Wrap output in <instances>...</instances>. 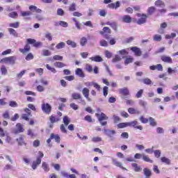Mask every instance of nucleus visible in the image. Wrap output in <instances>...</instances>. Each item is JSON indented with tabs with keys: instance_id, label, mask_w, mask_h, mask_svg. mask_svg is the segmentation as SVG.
<instances>
[{
	"instance_id": "f257e3e1",
	"label": "nucleus",
	"mask_w": 178,
	"mask_h": 178,
	"mask_svg": "<svg viewBox=\"0 0 178 178\" xmlns=\"http://www.w3.org/2000/svg\"><path fill=\"white\" fill-rule=\"evenodd\" d=\"M31 45H33L35 48H40V47H42V42H37L35 39L28 38L26 39V44H25L23 49H19V52L23 55H26V54H29V51H31Z\"/></svg>"
},
{
	"instance_id": "f03ea898",
	"label": "nucleus",
	"mask_w": 178,
	"mask_h": 178,
	"mask_svg": "<svg viewBox=\"0 0 178 178\" xmlns=\"http://www.w3.org/2000/svg\"><path fill=\"white\" fill-rule=\"evenodd\" d=\"M29 10L30 11H21V16L24 17V20H31L32 12H35L36 13H41V12H42V10L33 5L29 6Z\"/></svg>"
},
{
	"instance_id": "7ed1b4c3",
	"label": "nucleus",
	"mask_w": 178,
	"mask_h": 178,
	"mask_svg": "<svg viewBox=\"0 0 178 178\" xmlns=\"http://www.w3.org/2000/svg\"><path fill=\"white\" fill-rule=\"evenodd\" d=\"M138 121L134 120L132 122H121L117 124L118 129H124L126 127H134V129H136L137 130H143V127L142 125H138Z\"/></svg>"
},
{
	"instance_id": "20e7f679",
	"label": "nucleus",
	"mask_w": 178,
	"mask_h": 178,
	"mask_svg": "<svg viewBox=\"0 0 178 178\" xmlns=\"http://www.w3.org/2000/svg\"><path fill=\"white\" fill-rule=\"evenodd\" d=\"M38 156L36 159V161H33L31 168L33 169V170H35L37 169L38 165H41V159L44 158V153L41 151L38 152Z\"/></svg>"
},
{
	"instance_id": "39448f33",
	"label": "nucleus",
	"mask_w": 178,
	"mask_h": 178,
	"mask_svg": "<svg viewBox=\"0 0 178 178\" xmlns=\"http://www.w3.org/2000/svg\"><path fill=\"white\" fill-rule=\"evenodd\" d=\"M95 116L98 118V120L99 123L102 124V126H106L108 124V122L104 121V120H108L109 118L106 115L105 113H101V114L96 113Z\"/></svg>"
},
{
	"instance_id": "423d86ee",
	"label": "nucleus",
	"mask_w": 178,
	"mask_h": 178,
	"mask_svg": "<svg viewBox=\"0 0 178 178\" xmlns=\"http://www.w3.org/2000/svg\"><path fill=\"white\" fill-rule=\"evenodd\" d=\"M112 33V31L111 30V29L108 26H104L102 29V31H99V34H101V35H104V38L106 40H110L111 39V35Z\"/></svg>"
},
{
	"instance_id": "0eeeda50",
	"label": "nucleus",
	"mask_w": 178,
	"mask_h": 178,
	"mask_svg": "<svg viewBox=\"0 0 178 178\" xmlns=\"http://www.w3.org/2000/svg\"><path fill=\"white\" fill-rule=\"evenodd\" d=\"M141 158L145 162H149V163H152V162H154V161L149 159V156L145 155V154L136 153L134 155L135 159H141Z\"/></svg>"
},
{
	"instance_id": "6e6552de",
	"label": "nucleus",
	"mask_w": 178,
	"mask_h": 178,
	"mask_svg": "<svg viewBox=\"0 0 178 178\" xmlns=\"http://www.w3.org/2000/svg\"><path fill=\"white\" fill-rule=\"evenodd\" d=\"M118 92L121 95L122 99H124L125 98H129V97H130L131 95L129 88H120L118 90Z\"/></svg>"
},
{
	"instance_id": "1a4fd4ad",
	"label": "nucleus",
	"mask_w": 178,
	"mask_h": 178,
	"mask_svg": "<svg viewBox=\"0 0 178 178\" xmlns=\"http://www.w3.org/2000/svg\"><path fill=\"white\" fill-rule=\"evenodd\" d=\"M55 140L57 144H60V136L58 134H51L50 138L47 139V143L49 144V147H52V144H51V140Z\"/></svg>"
},
{
	"instance_id": "9d476101",
	"label": "nucleus",
	"mask_w": 178,
	"mask_h": 178,
	"mask_svg": "<svg viewBox=\"0 0 178 178\" xmlns=\"http://www.w3.org/2000/svg\"><path fill=\"white\" fill-rule=\"evenodd\" d=\"M0 62H2V63H9V65H15L16 63V57L13 56L5 57L0 60Z\"/></svg>"
},
{
	"instance_id": "9b49d317",
	"label": "nucleus",
	"mask_w": 178,
	"mask_h": 178,
	"mask_svg": "<svg viewBox=\"0 0 178 178\" xmlns=\"http://www.w3.org/2000/svg\"><path fill=\"white\" fill-rule=\"evenodd\" d=\"M136 16L138 17H140L137 21V24L141 25L147 23V19H148V16L145 14L137 13Z\"/></svg>"
},
{
	"instance_id": "f8f14e48",
	"label": "nucleus",
	"mask_w": 178,
	"mask_h": 178,
	"mask_svg": "<svg viewBox=\"0 0 178 178\" xmlns=\"http://www.w3.org/2000/svg\"><path fill=\"white\" fill-rule=\"evenodd\" d=\"M24 131V127H23V124L22 123H17L15 125V129L13 130V134H19L20 133H23Z\"/></svg>"
},
{
	"instance_id": "ddd939ff",
	"label": "nucleus",
	"mask_w": 178,
	"mask_h": 178,
	"mask_svg": "<svg viewBox=\"0 0 178 178\" xmlns=\"http://www.w3.org/2000/svg\"><path fill=\"white\" fill-rule=\"evenodd\" d=\"M42 111L46 113V115H49L52 111V106L48 103H43L42 104Z\"/></svg>"
},
{
	"instance_id": "4468645a",
	"label": "nucleus",
	"mask_w": 178,
	"mask_h": 178,
	"mask_svg": "<svg viewBox=\"0 0 178 178\" xmlns=\"http://www.w3.org/2000/svg\"><path fill=\"white\" fill-rule=\"evenodd\" d=\"M24 111L26 112V113H24L22 115V119L29 122V120H30V116H31V110L26 108L24 109Z\"/></svg>"
},
{
	"instance_id": "2eb2a0df",
	"label": "nucleus",
	"mask_w": 178,
	"mask_h": 178,
	"mask_svg": "<svg viewBox=\"0 0 178 178\" xmlns=\"http://www.w3.org/2000/svg\"><path fill=\"white\" fill-rule=\"evenodd\" d=\"M161 60H162V62H164V63H170V64L173 63V59H172V57L168 56H165V55L161 56Z\"/></svg>"
},
{
	"instance_id": "dca6fc26",
	"label": "nucleus",
	"mask_w": 178,
	"mask_h": 178,
	"mask_svg": "<svg viewBox=\"0 0 178 178\" xmlns=\"http://www.w3.org/2000/svg\"><path fill=\"white\" fill-rule=\"evenodd\" d=\"M82 94L87 100L91 101V99H90V89L88 88H83L82 90Z\"/></svg>"
},
{
	"instance_id": "f3484780",
	"label": "nucleus",
	"mask_w": 178,
	"mask_h": 178,
	"mask_svg": "<svg viewBox=\"0 0 178 178\" xmlns=\"http://www.w3.org/2000/svg\"><path fill=\"white\" fill-rule=\"evenodd\" d=\"M121 20L123 23L130 24V23H131L133 19L131 18V17L130 15H125L122 17Z\"/></svg>"
},
{
	"instance_id": "a211bd4d",
	"label": "nucleus",
	"mask_w": 178,
	"mask_h": 178,
	"mask_svg": "<svg viewBox=\"0 0 178 178\" xmlns=\"http://www.w3.org/2000/svg\"><path fill=\"white\" fill-rule=\"evenodd\" d=\"M112 161H113V165H115V166H117V168H120L122 170H127V168L123 167V164H122V163H120L118 160L113 159Z\"/></svg>"
},
{
	"instance_id": "6ab92c4d",
	"label": "nucleus",
	"mask_w": 178,
	"mask_h": 178,
	"mask_svg": "<svg viewBox=\"0 0 178 178\" xmlns=\"http://www.w3.org/2000/svg\"><path fill=\"white\" fill-rule=\"evenodd\" d=\"M131 51L132 52H134L136 56H141L143 52L141 51V49L137 47H133L131 48Z\"/></svg>"
},
{
	"instance_id": "aec40b11",
	"label": "nucleus",
	"mask_w": 178,
	"mask_h": 178,
	"mask_svg": "<svg viewBox=\"0 0 178 178\" xmlns=\"http://www.w3.org/2000/svg\"><path fill=\"white\" fill-rule=\"evenodd\" d=\"M150 70H158L159 72H162L163 70V67L161 64H157L156 65L149 66Z\"/></svg>"
},
{
	"instance_id": "412c9836",
	"label": "nucleus",
	"mask_w": 178,
	"mask_h": 178,
	"mask_svg": "<svg viewBox=\"0 0 178 178\" xmlns=\"http://www.w3.org/2000/svg\"><path fill=\"white\" fill-rule=\"evenodd\" d=\"M106 26H110V27H111V29H113V30H115V31H118V24H116V22H107L105 24Z\"/></svg>"
},
{
	"instance_id": "4be33fe9",
	"label": "nucleus",
	"mask_w": 178,
	"mask_h": 178,
	"mask_svg": "<svg viewBox=\"0 0 178 178\" xmlns=\"http://www.w3.org/2000/svg\"><path fill=\"white\" fill-rule=\"evenodd\" d=\"M108 8L110 9H118V8H120V1H116L115 4V3H111L108 5Z\"/></svg>"
},
{
	"instance_id": "5701e85b",
	"label": "nucleus",
	"mask_w": 178,
	"mask_h": 178,
	"mask_svg": "<svg viewBox=\"0 0 178 178\" xmlns=\"http://www.w3.org/2000/svg\"><path fill=\"white\" fill-rule=\"evenodd\" d=\"M49 120H50L51 123H52V124L58 123V122H60V118L56 117V115H51L49 117Z\"/></svg>"
},
{
	"instance_id": "b1692460",
	"label": "nucleus",
	"mask_w": 178,
	"mask_h": 178,
	"mask_svg": "<svg viewBox=\"0 0 178 178\" xmlns=\"http://www.w3.org/2000/svg\"><path fill=\"white\" fill-rule=\"evenodd\" d=\"M75 74H76V76H79V77H81L82 79L86 77L84 72H83V70H81V68H77L76 70Z\"/></svg>"
},
{
	"instance_id": "393cba45",
	"label": "nucleus",
	"mask_w": 178,
	"mask_h": 178,
	"mask_svg": "<svg viewBox=\"0 0 178 178\" xmlns=\"http://www.w3.org/2000/svg\"><path fill=\"white\" fill-rule=\"evenodd\" d=\"M104 133H106L108 137H110V138H112L115 134H116V131L115 130H108V129H104Z\"/></svg>"
},
{
	"instance_id": "a878e982",
	"label": "nucleus",
	"mask_w": 178,
	"mask_h": 178,
	"mask_svg": "<svg viewBox=\"0 0 178 178\" xmlns=\"http://www.w3.org/2000/svg\"><path fill=\"white\" fill-rule=\"evenodd\" d=\"M143 172L146 178H151V176H152V171L148 168H144Z\"/></svg>"
},
{
	"instance_id": "bb28decb",
	"label": "nucleus",
	"mask_w": 178,
	"mask_h": 178,
	"mask_svg": "<svg viewBox=\"0 0 178 178\" xmlns=\"http://www.w3.org/2000/svg\"><path fill=\"white\" fill-rule=\"evenodd\" d=\"M128 112L130 113V115H140V111L131 107L128 108Z\"/></svg>"
},
{
	"instance_id": "cd10ccee",
	"label": "nucleus",
	"mask_w": 178,
	"mask_h": 178,
	"mask_svg": "<svg viewBox=\"0 0 178 178\" xmlns=\"http://www.w3.org/2000/svg\"><path fill=\"white\" fill-rule=\"evenodd\" d=\"M90 60H92V62H102V60H104V59H102V57H101L100 56H95L90 57Z\"/></svg>"
},
{
	"instance_id": "c85d7f7f",
	"label": "nucleus",
	"mask_w": 178,
	"mask_h": 178,
	"mask_svg": "<svg viewBox=\"0 0 178 178\" xmlns=\"http://www.w3.org/2000/svg\"><path fill=\"white\" fill-rule=\"evenodd\" d=\"M42 168L43 170L46 172H48L50 170L49 165H48V163L45 161L42 162Z\"/></svg>"
},
{
	"instance_id": "c756f323",
	"label": "nucleus",
	"mask_w": 178,
	"mask_h": 178,
	"mask_svg": "<svg viewBox=\"0 0 178 178\" xmlns=\"http://www.w3.org/2000/svg\"><path fill=\"white\" fill-rule=\"evenodd\" d=\"M154 5L158 8H165V3L162 0L156 1Z\"/></svg>"
},
{
	"instance_id": "7c9ffc66",
	"label": "nucleus",
	"mask_w": 178,
	"mask_h": 178,
	"mask_svg": "<svg viewBox=\"0 0 178 178\" xmlns=\"http://www.w3.org/2000/svg\"><path fill=\"white\" fill-rule=\"evenodd\" d=\"M63 122L65 124V126H69V124H70V118H69V116L67 115H65L63 118Z\"/></svg>"
},
{
	"instance_id": "2f4dec72",
	"label": "nucleus",
	"mask_w": 178,
	"mask_h": 178,
	"mask_svg": "<svg viewBox=\"0 0 178 178\" xmlns=\"http://www.w3.org/2000/svg\"><path fill=\"white\" fill-rule=\"evenodd\" d=\"M8 17H11V19H17V17H19V14H17V12L16 11H13L8 14Z\"/></svg>"
},
{
	"instance_id": "473e14b6",
	"label": "nucleus",
	"mask_w": 178,
	"mask_h": 178,
	"mask_svg": "<svg viewBox=\"0 0 178 178\" xmlns=\"http://www.w3.org/2000/svg\"><path fill=\"white\" fill-rule=\"evenodd\" d=\"M131 166H132V168H134V170L135 172H140L141 170V167L136 163H133L131 164Z\"/></svg>"
},
{
	"instance_id": "72a5a7b5",
	"label": "nucleus",
	"mask_w": 178,
	"mask_h": 178,
	"mask_svg": "<svg viewBox=\"0 0 178 178\" xmlns=\"http://www.w3.org/2000/svg\"><path fill=\"white\" fill-rule=\"evenodd\" d=\"M55 67H58V69H61L62 67H65L66 66V64L62 62H56L54 63Z\"/></svg>"
},
{
	"instance_id": "f704fd0d",
	"label": "nucleus",
	"mask_w": 178,
	"mask_h": 178,
	"mask_svg": "<svg viewBox=\"0 0 178 178\" xmlns=\"http://www.w3.org/2000/svg\"><path fill=\"white\" fill-rule=\"evenodd\" d=\"M72 98L74 99H81V95L79 92H74L72 94Z\"/></svg>"
},
{
	"instance_id": "c9c22d12",
	"label": "nucleus",
	"mask_w": 178,
	"mask_h": 178,
	"mask_svg": "<svg viewBox=\"0 0 178 178\" xmlns=\"http://www.w3.org/2000/svg\"><path fill=\"white\" fill-rule=\"evenodd\" d=\"M153 40L160 42V41H162V36L159 34H156L153 36Z\"/></svg>"
},
{
	"instance_id": "e433bc0d",
	"label": "nucleus",
	"mask_w": 178,
	"mask_h": 178,
	"mask_svg": "<svg viewBox=\"0 0 178 178\" xmlns=\"http://www.w3.org/2000/svg\"><path fill=\"white\" fill-rule=\"evenodd\" d=\"M17 141L19 145H26V143H24V139L23 138V136H20L19 138H17Z\"/></svg>"
},
{
	"instance_id": "4c0bfd02",
	"label": "nucleus",
	"mask_w": 178,
	"mask_h": 178,
	"mask_svg": "<svg viewBox=\"0 0 178 178\" xmlns=\"http://www.w3.org/2000/svg\"><path fill=\"white\" fill-rule=\"evenodd\" d=\"M66 46V44L64 42H60L58 43L56 46V49H62L63 48H65Z\"/></svg>"
},
{
	"instance_id": "58836bf2",
	"label": "nucleus",
	"mask_w": 178,
	"mask_h": 178,
	"mask_svg": "<svg viewBox=\"0 0 178 178\" xmlns=\"http://www.w3.org/2000/svg\"><path fill=\"white\" fill-rule=\"evenodd\" d=\"M8 32L10 33V34H11V35H14V37H18L19 36L16 30H15L12 28L8 29Z\"/></svg>"
},
{
	"instance_id": "ea45409f",
	"label": "nucleus",
	"mask_w": 178,
	"mask_h": 178,
	"mask_svg": "<svg viewBox=\"0 0 178 178\" xmlns=\"http://www.w3.org/2000/svg\"><path fill=\"white\" fill-rule=\"evenodd\" d=\"M19 26H20V22H19L9 24V27H13V29H19Z\"/></svg>"
},
{
	"instance_id": "a19ab883",
	"label": "nucleus",
	"mask_w": 178,
	"mask_h": 178,
	"mask_svg": "<svg viewBox=\"0 0 178 178\" xmlns=\"http://www.w3.org/2000/svg\"><path fill=\"white\" fill-rule=\"evenodd\" d=\"M72 20L74 22L76 29H78V30H81V24H80L76 18H72Z\"/></svg>"
},
{
	"instance_id": "79ce46f5",
	"label": "nucleus",
	"mask_w": 178,
	"mask_h": 178,
	"mask_svg": "<svg viewBox=\"0 0 178 178\" xmlns=\"http://www.w3.org/2000/svg\"><path fill=\"white\" fill-rule=\"evenodd\" d=\"M149 121L150 126H152V127H155V126H156V122L152 117L149 118Z\"/></svg>"
},
{
	"instance_id": "37998d69",
	"label": "nucleus",
	"mask_w": 178,
	"mask_h": 178,
	"mask_svg": "<svg viewBox=\"0 0 178 178\" xmlns=\"http://www.w3.org/2000/svg\"><path fill=\"white\" fill-rule=\"evenodd\" d=\"M156 10V8L155 7L151 6L147 8V13L148 15H152Z\"/></svg>"
},
{
	"instance_id": "c03bdc74",
	"label": "nucleus",
	"mask_w": 178,
	"mask_h": 178,
	"mask_svg": "<svg viewBox=\"0 0 178 178\" xmlns=\"http://www.w3.org/2000/svg\"><path fill=\"white\" fill-rule=\"evenodd\" d=\"M67 44L68 45H70V47H72V48H76L77 47V44H76L74 42H73L72 40H67Z\"/></svg>"
},
{
	"instance_id": "a18cd8bd",
	"label": "nucleus",
	"mask_w": 178,
	"mask_h": 178,
	"mask_svg": "<svg viewBox=\"0 0 178 178\" xmlns=\"http://www.w3.org/2000/svg\"><path fill=\"white\" fill-rule=\"evenodd\" d=\"M91 141L92 143H100V141H102V138L99 136H95L92 138Z\"/></svg>"
},
{
	"instance_id": "49530a36",
	"label": "nucleus",
	"mask_w": 178,
	"mask_h": 178,
	"mask_svg": "<svg viewBox=\"0 0 178 178\" xmlns=\"http://www.w3.org/2000/svg\"><path fill=\"white\" fill-rule=\"evenodd\" d=\"M2 117L3 118V119H11L10 118V114L9 113V111H5L3 114H2Z\"/></svg>"
},
{
	"instance_id": "de8ad7c7",
	"label": "nucleus",
	"mask_w": 178,
	"mask_h": 178,
	"mask_svg": "<svg viewBox=\"0 0 178 178\" xmlns=\"http://www.w3.org/2000/svg\"><path fill=\"white\" fill-rule=\"evenodd\" d=\"M161 162H163V163H166V165H170V160L166 157H161Z\"/></svg>"
},
{
	"instance_id": "09e8293b",
	"label": "nucleus",
	"mask_w": 178,
	"mask_h": 178,
	"mask_svg": "<svg viewBox=\"0 0 178 178\" xmlns=\"http://www.w3.org/2000/svg\"><path fill=\"white\" fill-rule=\"evenodd\" d=\"M9 106H10L11 108H17L19 105L17 104V102H16L15 101H10Z\"/></svg>"
},
{
	"instance_id": "8fccbe9b",
	"label": "nucleus",
	"mask_w": 178,
	"mask_h": 178,
	"mask_svg": "<svg viewBox=\"0 0 178 178\" xmlns=\"http://www.w3.org/2000/svg\"><path fill=\"white\" fill-rule=\"evenodd\" d=\"M141 123L146 124L149 122V119L144 117V115H141L139 118Z\"/></svg>"
},
{
	"instance_id": "3c124183",
	"label": "nucleus",
	"mask_w": 178,
	"mask_h": 178,
	"mask_svg": "<svg viewBox=\"0 0 178 178\" xmlns=\"http://www.w3.org/2000/svg\"><path fill=\"white\" fill-rule=\"evenodd\" d=\"M46 67L47 70H49L50 72H51V73H56V70L55 69V67H51L49 64H47Z\"/></svg>"
},
{
	"instance_id": "603ef678",
	"label": "nucleus",
	"mask_w": 178,
	"mask_h": 178,
	"mask_svg": "<svg viewBox=\"0 0 178 178\" xmlns=\"http://www.w3.org/2000/svg\"><path fill=\"white\" fill-rule=\"evenodd\" d=\"M25 59L26 60H31L34 59V55H33V53H29L25 57Z\"/></svg>"
},
{
	"instance_id": "864d4df0",
	"label": "nucleus",
	"mask_w": 178,
	"mask_h": 178,
	"mask_svg": "<svg viewBox=\"0 0 178 178\" xmlns=\"http://www.w3.org/2000/svg\"><path fill=\"white\" fill-rule=\"evenodd\" d=\"M87 38L86 37H83L82 38H81V42L80 44L81 45V47H84L86 46V44H87Z\"/></svg>"
},
{
	"instance_id": "5fc2aeb1",
	"label": "nucleus",
	"mask_w": 178,
	"mask_h": 178,
	"mask_svg": "<svg viewBox=\"0 0 178 178\" xmlns=\"http://www.w3.org/2000/svg\"><path fill=\"white\" fill-rule=\"evenodd\" d=\"M144 84H146L147 86H150V84H152V81L148 78H145L143 80Z\"/></svg>"
},
{
	"instance_id": "6e6d98bb",
	"label": "nucleus",
	"mask_w": 178,
	"mask_h": 178,
	"mask_svg": "<svg viewBox=\"0 0 178 178\" xmlns=\"http://www.w3.org/2000/svg\"><path fill=\"white\" fill-rule=\"evenodd\" d=\"M113 120L114 123H119V122H120L121 119H120V117H119L116 115H114L113 116Z\"/></svg>"
},
{
	"instance_id": "4d7b16f0",
	"label": "nucleus",
	"mask_w": 178,
	"mask_h": 178,
	"mask_svg": "<svg viewBox=\"0 0 178 178\" xmlns=\"http://www.w3.org/2000/svg\"><path fill=\"white\" fill-rule=\"evenodd\" d=\"M1 74L3 75L8 74V70L6 69V67H5V65L1 66Z\"/></svg>"
},
{
	"instance_id": "13d9d810",
	"label": "nucleus",
	"mask_w": 178,
	"mask_h": 178,
	"mask_svg": "<svg viewBox=\"0 0 178 178\" xmlns=\"http://www.w3.org/2000/svg\"><path fill=\"white\" fill-rule=\"evenodd\" d=\"M143 93H144V90L143 89L139 90L136 95V98H141V97H143Z\"/></svg>"
},
{
	"instance_id": "bf43d9fd",
	"label": "nucleus",
	"mask_w": 178,
	"mask_h": 178,
	"mask_svg": "<svg viewBox=\"0 0 178 178\" xmlns=\"http://www.w3.org/2000/svg\"><path fill=\"white\" fill-rule=\"evenodd\" d=\"M120 60H122V58H120L119 55H115V58H113L112 62L116 63V62H120Z\"/></svg>"
},
{
	"instance_id": "052dcab7",
	"label": "nucleus",
	"mask_w": 178,
	"mask_h": 178,
	"mask_svg": "<svg viewBox=\"0 0 178 178\" xmlns=\"http://www.w3.org/2000/svg\"><path fill=\"white\" fill-rule=\"evenodd\" d=\"M108 90H109V88H108V86H104L103 88V95H104V97H108Z\"/></svg>"
},
{
	"instance_id": "680f3d73",
	"label": "nucleus",
	"mask_w": 178,
	"mask_h": 178,
	"mask_svg": "<svg viewBox=\"0 0 178 178\" xmlns=\"http://www.w3.org/2000/svg\"><path fill=\"white\" fill-rule=\"evenodd\" d=\"M70 12H74L76 10V3H72L69 7Z\"/></svg>"
},
{
	"instance_id": "e2e57ef3",
	"label": "nucleus",
	"mask_w": 178,
	"mask_h": 178,
	"mask_svg": "<svg viewBox=\"0 0 178 178\" xmlns=\"http://www.w3.org/2000/svg\"><path fill=\"white\" fill-rule=\"evenodd\" d=\"M51 55V51L48 49H44L42 51V56H49Z\"/></svg>"
},
{
	"instance_id": "0e129e2a",
	"label": "nucleus",
	"mask_w": 178,
	"mask_h": 178,
	"mask_svg": "<svg viewBox=\"0 0 178 178\" xmlns=\"http://www.w3.org/2000/svg\"><path fill=\"white\" fill-rule=\"evenodd\" d=\"M94 88H95L97 91H101V86L95 82H93Z\"/></svg>"
},
{
	"instance_id": "69168bd1",
	"label": "nucleus",
	"mask_w": 178,
	"mask_h": 178,
	"mask_svg": "<svg viewBox=\"0 0 178 178\" xmlns=\"http://www.w3.org/2000/svg\"><path fill=\"white\" fill-rule=\"evenodd\" d=\"M57 15L58 16H63V15H65V11L62 8H58L57 10Z\"/></svg>"
},
{
	"instance_id": "338daca9",
	"label": "nucleus",
	"mask_w": 178,
	"mask_h": 178,
	"mask_svg": "<svg viewBox=\"0 0 178 178\" xmlns=\"http://www.w3.org/2000/svg\"><path fill=\"white\" fill-rule=\"evenodd\" d=\"M99 43L101 47H108V42L105 40H100Z\"/></svg>"
},
{
	"instance_id": "774afa93",
	"label": "nucleus",
	"mask_w": 178,
	"mask_h": 178,
	"mask_svg": "<svg viewBox=\"0 0 178 178\" xmlns=\"http://www.w3.org/2000/svg\"><path fill=\"white\" fill-rule=\"evenodd\" d=\"M154 156L156 158H160L161 157V150L156 149L154 152Z\"/></svg>"
}]
</instances>
